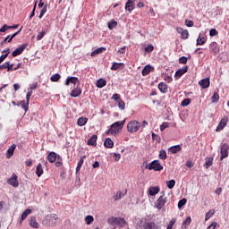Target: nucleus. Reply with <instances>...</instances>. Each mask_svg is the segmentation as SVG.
Here are the masks:
<instances>
[{"label": "nucleus", "mask_w": 229, "mask_h": 229, "mask_svg": "<svg viewBox=\"0 0 229 229\" xmlns=\"http://www.w3.org/2000/svg\"><path fill=\"white\" fill-rule=\"evenodd\" d=\"M179 64H187V57H185V56L180 57Z\"/></svg>", "instance_id": "obj_64"}, {"label": "nucleus", "mask_w": 229, "mask_h": 229, "mask_svg": "<svg viewBox=\"0 0 229 229\" xmlns=\"http://www.w3.org/2000/svg\"><path fill=\"white\" fill-rule=\"evenodd\" d=\"M168 151H170V153H173V154L180 153V151H182V146L175 145V146L170 147L168 148Z\"/></svg>", "instance_id": "obj_22"}, {"label": "nucleus", "mask_w": 229, "mask_h": 229, "mask_svg": "<svg viewBox=\"0 0 229 229\" xmlns=\"http://www.w3.org/2000/svg\"><path fill=\"white\" fill-rule=\"evenodd\" d=\"M207 42V38L205 37H200L199 36V38H197V46H203V44H205Z\"/></svg>", "instance_id": "obj_39"}, {"label": "nucleus", "mask_w": 229, "mask_h": 229, "mask_svg": "<svg viewBox=\"0 0 229 229\" xmlns=\"http://www.w3.org/2000/svg\"><path fill=\"white\" fill-rule=\"evenodd\" d=\"M226 124H228V116H225L221 119L216 129V131H221L222 130H225Z\"/></svg>", "instance_id": "obj_8"}, {"label": "nucleus", "mask_w": 229, "mask_h": 229, "mask_svg": "<svg viewBox=\"0 0 229 229\" xmlns=\"http://www.w3.org/2000/svg\"><path fill=\"white\" fill-rule=\"evenodd\" d=\"M36 174H37L38 178H40V176H42V174H44V168L42 167V164H40V163L37 165Z\"/></svg>", "instance_id": "obj_25"}, {"label": "nucleus", "mask_w": 229, "mask_h": 229, "mask_svg": "<svg viewBox=\"0 0 229 229\" xmlns=\"http://www.w3.org/2000/svg\"><path fill=\"white\" fill-rule=\"evenodd\" d=\"M158 90H160V92H162L163 94H166L168 88H167V84L164 83V82H160L157 86Z\"/></svg>", "instance_id": "obj_21"}, {"label": "nucleus", "mask_w": 229, "mask_h": 229, "mask_svg": "<svg viewBox=\"0 0 229 229\" xmlns=\"http://www.w3.org/2000/svg\"><path fill=\"white\" fill-rule=\"evenodd\" d=\"M214 214H216V209H210L208 212H207L205 216V221H208V219H210Z\"/></svg>", "instance_id": "obj_36"}, {"label": "nucleus", "mask_w": 229, "mask_h": 229, "mask_svg": "<svg viewBox=\"0 0 229 229\" xmlns=\"http://www.w3.org/2000/svg\"><path fill=\"white\" fill-rule=\"evenodd\" d=\"M134 8H135V4H133V0H128L127 3L125 4V10L127 12H130V13H131Z\"/></svg>", "instance_id": "obj_15"}, {"label": "nucleus", "mask_w": 229, "mask_h": 229, "mask_svg": "<svg viewBox=\"0 0 229 229\" xmlns=\"http://www.w3.org/2000/svg\"><path fill=\"white\" fill-rule=\"evenodd\" d=\"M165 128H169V123H167V122H165V123H163L161 124V126H160V131H164V130H165Z\"/></svg>", "instance_id": "obj_56"}, {"label": "nucleus", "mask_w": 229, "mask_h": 229, "mask_svg": "<svg viewBox=\"0 0 229 229\" xmlns=\"http://www.w3.org/2000/svg\"><path fill=\"white\" fill-rule=\"evenodd\" d=\"M146 169H148V171H162V169H164V166L160 165V161L154 160L149 165H146Z\"/></svg>", "instance_id": "obj_5"}, {"label": "nucleus", "mask_w": 229, "mask_h": 229, "mask_svg": "<svg viewBox=\"0 0 229 229\" xmlns=\"http://www.w3.org/2000/svg\"><path fill=\"white\" fill-rule=\"evenodd\" d=\"M10 26L4 24L3 25V27L0 29V33H4L5 31H7V30H10Z\"/></svg>", "instance_id": "obj_57"}, {"label": "nucleus", "mask_w": 229, "mask_h": 229, "mask_svg": "<svg viewBox=\"0 0 229 229\" xmlns=\"http://www.w3.org/2000/svg\"><path fill=\"white\" fill-rule=\"evenodd\" d=\"M192 223V218L191 216H188L185 221L182 223V228H187Z\"/></svg>", "instance_id": "obj_42"}, {"label": "nucleus", "mask_w": 229, "mask_h": 229, "mask_svg": "<svg viewBox=\"0 0 229 229\" xmlns=\"http://www.w3.org/2000/svg\"><path fill=\"white\" fill-rule=\"evenodd\" d=\"M47 12V5H45L41 11H40V14H39V19H42L44 17V15H46V13Z\"/></svg>", "instance_id": "obj_47"}, {"label": "nucleus", "mask_w": 229, "mask_h": 229, "mask_svg": "<svg viewBox=\"0 0 229 229\" xmlns=\"http://www.w3.org/2000/svg\"><path fill=\"white\" fill-rule=\"evenodd\" d=\"M88 122L89 118L81 116L77 120V124L78 126H85V124H87Z\"/></svg>", "instance_id": "obj_26"}, {"label": "nucleus", "mask_w": 229, "mask_h": 229, "mask_svg": "<svg viewBox=\"0 0 229 229\" xmlns=\"http://www.w3.org/2000/svg\"><path fill=\"white\" fill-rule=\"evenodd\" d=\"M17 174H13L11 178L7 180V183L12 187H19V181L17 180Z\"/></svg>", "instance_id": "obj_10"}, {"label": "nucleus", "mask_w": 229, "mask_h": 229, "mask_svg": "<svg viewBox=\"0 0 229 229\" xmlns=\"http://www.w3.org/2000/svg\"><path fill=\"white\" fill-rule=\"evenodd\" d=\"M159 158L161 160H166L167 159V152L165 150L162 149L159 151Z\"/></svg>", "instance_id": "obj_43"}, {"label": "nucleus", "mask_w": 229, "mask_h": 229, "mask_svg": "<svg viewBox=\"0 0 229 229\" xmlns=\"http://www.w3.org/2000/svg\"><path fill=\"white\" fill-rule=\"evenodd\" d=\"M152 139L153 140H156L157 142H160L161 140L160 136H158L157 134H155V132H152Z\"/></svg>", "instance_id": "obj_62"}, {"label": "nucleus", "mask_w": 229, "mask_h": 229, "mask_svg": "<svg viewBox=\"0 0 229 229\" xmlns=\"http://www.w3.org/2000/svg\"><path fill=\"white\" fill-rule=\"evenodd\" d=\"M158 192H160V187L157 186V187L149 188V195L150 196H157V194H158Z\"/></svg>", "instance_id": "obj_29"}, {"label": "nucleus", "mask_w": 229, "mask_h": 229, "mask_svg": "<svg viewBox=\"0 0 229 229\" xmlns=\"http://www.w3.org/2000/svg\"><path fill=\"white\" fill-rule=\"evenodd\" d=\"M113 158L115 162H119L121 160V154L114 153Z\"/></svg>", "instance_id": "obj_61"}, {"label": "nucleus", "mask_w": 229, "mask_h": 229, "mask_svg": "<svg viewBox=\"0 0 229 229\" xmlns=\"http://www.w3.org/2000/svg\"><path fill=\"white\" fill-rule=\"evenodd\" d=\"M85 222H86L87 225H91L94 222V216H87L85 217Z\"/></svg>", "instance_id": "obj_46"}, {"label": "nucleus", "mask_w": 229, "mask_h": 229, "mask_svg": "<svg viewBox=\"0 0 229 229\" xmlns=\"http://www.w3.org/2000/svg\"><path fill=\"white\" fill-rule=\"evenodd\" d=\"M124 64L123 63H113L111 66V71H117L118 69H123Z\"/></svg>", "instance_id": "obj_27"}, {"label": "nucleus", "mask_w": 229, "mask_h": 229, "mask_svg": "<svg viewBox=\"0 0 229 229\" xmlns=\"http://www.w3.org/2000/svg\"><path fill=\"white\" fill-rule=\"evenodd\" d=\"M98 142V135H92L91 138L88 140L89 146H97Z\"/></svg>", "instance_id": "obj_23"}, {"label": "nucleus", "mask_w": 229, "mask_h": 229, "mask_svg": "<svg viewBox=\"0 0 229 229\" xmlns=\"http://www.w3.org/2000/svg\"><path fill=\"white\" fill-rule=\"evenodd\" d=\"M199 85L202 87V89H208L210 87V78H205L199 81Z\"/></svg>", "instance_id": "obj_13"}, {"label": "nucleus", "mask_w": 229, "mask_h": 229, "mask_svg": "<svg viewBox=\"0 0 229 229\" xmlns=\"http://www.w3.org/2000/svg\"><path fill=\"white\" fill-rule=\"evenodd\" d=\"M174 223H176L175 219H172L169 221L166 229H173V226H174Z\"/></svg>", "instance_id": "obj_54"}, {"label": "nucleus", "mask_w": 229, "mask_h": 229, "mask_svg": "<svg viewBox=\"0 0 229 229\" xmlns=\"http://www.w3.org/2000/svg\"><path fill=\"white\" fill-rule=\"evenodd\" d=\"M136 229H158V225L149 220H139L136 224Z\"/></svg>", "instance_id": "obj_2"}, {"label": "nucleus", "mask_w": 229, "mask_h": 229, "mask_svg": "<svg viewBox=\"0 0 229 229\" xmlns=\"http://www.w3.org/2000/svg\"><path fill=\"white\" fill-rule=\"evenodd\" d=\"M126 120L118 121L113 123L108 131H106V135H119L121 131H123V128H124V124Z\"/></svg>", "instance_id": "obj_1"}, {"label": "nucleus", "mask_w": 229, "mask_h": 229, "mask_svg": "<svg viewBox=\"0 0 229 229\" xmlns=\"http://www.w3.org/2000/svg\"><path fill=\"white\" fill-rule=\"evenodd\" d=\"M187 71H189V66H184L182 69L177 70L175 72V78H182Z\"/></svg>", "instance_id": "obj_17"}, {"label": "nucleus", "mask_w": 229, "mask_h": 229, "mask_svg": "<svg viewBox=\"0 0 229 229\" xmlns=\"http://www.w3.org/2000/svg\"><path fill=\"white\" fill-rule=\"evenodd\" d=\"M28 47V44H23L18 48H16L14 51H13L12 55L13 57L19 56V55H22L24 53V49Z\"/></svg>", "instance_id": "obj_12"}, {"label": "nucleus", "mask_w": 229, "mask_h": 229, "mask_svg": "<svg viewBox=\"0 0 229 229\" xmlns=\"http://www.w3.org/2000/svg\"><path fill=\"white\" fill-rule=\"evenodd\" d=\"M121 198H123V191H118L116 193H114V195L113 196V199L114 201H119V199H121Z\"/></svg>", "instance_id": "obj_40"}, {"label": "nucleus", "mask_w": 229, "mask_h": 229, "mask_svg": "<svg viewBox=\"0 0 229 229\" xmlns=\"http://www.w3.org/2000/svg\"><path fill=\"white\" fill-rule=\"evenodd\" d=\"M176 31L181 34V38L182 40H187V38H189V30H183L182 27H177Z\"/></svg>", "instance_id": "obj_11"}, {"label": "nucleus", "mask_w": 229, "mask_h": 229, "mask_svg": "<svg viewBox=\"0 0 229 229\" xmlns=\"http://www.w3.org/2000/svg\"><path fill=\"white\" fill-rule=\"evenodd\" d=\"M106 86V81L105 79H99L97 83H96V87H98V89H103V87Z\"/></svg>", "instance_id": "obj_31"}, {"label": "nucleus", "mask_w": 229, "mask_h": 229, "mask_svg": "<svg viewBox=\"0 0 229 229\" xmlns=\"http://www.w3.org/2000/svg\"><path fill=\"white\" fill-rule=\"evenodd\" d=\"M118 225H120V226H122L123 228H125L126 226H128V222H126L124 218L118 217Z\"/></svg>", "instance_id": "obj_37"}, {"label": "nucleus", "mask_w": 229, "mask_h": 229, "mask_svg": "<svg viewBox=\"0 0 229 229\" xmlns=\"http://www.w3.org/2000/svg\"><path fill=\"white\" fill-rule=\"evenodd\" d=\"M125 106H126V104L123 100L118 101V107L120 110H124Z\"/></svg>", "instance_id": "obj_53"}, {"label": "nucleus", "mask_w": 229, "mask_h": 229, "mask_svg": "<svg viewBox=\"0 0 229 229\" xmlns=\"http://www.w3.org/2000/svg\"><path fill=\"white\" fill-rule=\"evenodd\" d=\"M63 162H64V160L62 159V157L57 156L55 166L60 167V165H62Z\"/></svg>", "instance_id": "obj_49"}, {"label": "nucleus", "mask_w": 229, "mask_h": 229, "mask_svg": "<svg viewBox=\"0 0 229 229\" xmlns=\"http://www.w3.org/2000/svg\"><path fill=\"white\" fill-rule=\"evenodd\" d=\"M85 157H81L77 164L76 167V174H78V172L81 171V165H83Z\"/></svg>", "instance_id": "obj_35"}, {"label": "nucleus", "mask_w": 229, "mask_h": 229, "mask_svg": "<svg viewBox=\"0 0 229 229\" xmlns=\"http://www.w3.org/2000/svg\"><path fill=\"white\" fill-rule=\"evenodd\" d=\"M104 51H106V47H98L91 53V56H96V55H101V53H104Z\"/></svg>", "instance_id": "obj_32"}, {"label": "nucleus", "mask_w": 229, "mask_h": 229, "mask_svg": "<svg viewBox=\"0 0 229 229\" xmlns=\"http://www.w3.org/2000/svg\"><path fill=\"white\" fill-rule=\"evenodd\" d=\"M162 194L163 195H161L157 199V203H156V208H157V210H162V208H164V207L167 203V197H165V193L163 191Z\"/></svg>", "instance_id": "obj_6"}, {"label": "nucleus", "mask_w": 229, "mask_h": 229, "mask_svg": "<svg viewBox=\"0 0 229 229\" xmlns=\"http://www.w3.org/2000/svg\"><path fill=\"white\" fill-rule=\"evenodd\" d=\"M70 96H71L72 98H79V96H81V88H79V87L74 88V89L72 90Z\"/></svg>", "instance_id": "obj_18"}, {"label": "nucleus", "mask_w": 229, "mask_h": 229, "mask_svg": "<svg viewBox=\"0 0 229 229\" xmlns=\"http://www.w3.org/2000/svg\"><path fill=\"white\" fill-rule=\"evenodd\" d=\"M105 148H114V141L110 138H106L104 141Z\"/></svg>", "instance_id": "obj_30"}, {"label": "nucleus", "mask_w": 229, "mask_h": 229, "mask_svg": "<svg viewBox=\"0 0 229 229\" xmlns=\"http://www.w3.org/2000/svg\"><path fill=\"white\" fill-rule=\"evenodd\" d=\"M228 151H229V145L228 143H224L221 146L220 153H221V160L226 158L228 157Z\"/></svg>", "instance_id": "obj_7"}, {"label": "nucleus", "mask_w": 229, "mask_h": 229, "mask_svg": "<svg viewBox=\"0 0 229 229\" xmlns=\"http://www.w3.org/2000/svg\"><path fill=\"white\" fill-rule=\"evenodd\" d=\"M30 226H31V228H38V222H37V217L35 216H31L30 220Z\"/></svg>", "instance_id": "obj_28"}, {"label": "nucleus", "mask_w": 229, "mask_h": 229, "mask_svg": "<svg viewBox=\"0 0 229 229\" xmlns=\"http://www.w3.org/2000/svg\"><path fill=\"white\" fill-rule=\"evenodd\" d=\"M212 164H214V157H207L204 167H206V169H208V167H210Z\"/></svg>", "instance_id": "obj_33"}, {"label": "nucleus", "mask_w": 229, "mask_h": 229, "mask_svg": "<svg viewBox=\"0 0 229 229\" xmlns=\"http://www.w3.org/2000/svg\"><path fill=\"white\" fill-rule=\"evenodd\" d=\"M46 35V31L42 30L41 32H38L37 36V40H42L44 38V36Z\"/></svg>", "instance_id": "obj_52"}, {"label": "nucleus", "mask_w": 229, "mask_h": 229, "mask_svg": "<svg viewBox=\"0 0 229 229\" xmlns=\"http://www.w3.org/2000/svg\"><path fill=\"white\" fill-rule=\"evenodd\" d=\"M58 215L56 214H50L47 215L44 220L45 225H47L48 226H55L56 223L59 221Z\"/></svg>", "instance_id": "obj_4"}, {"label": "nucleus", "mask_w": 229, "mask_h": 229, "mask_svg": "<svg viewBox=\"0 0 229 229\" xmlns=\"http://www.w3.org/2000/svg\"><path fill=\"white\" fill-rule=\"evenodd\" d=\"M17 148V145L13 144L6 151L5 157L6 158H10L13 153H15V148Z\"/></svg>", "instance_id": "obj_16"}, {"label": "nucleus", "mask_w": 229, "mask_h": 229, "mask_svg": "<svg viewBox=\"0 0 229 229\" xmlns=\"http://www.w3.org/2000/svg\"><path fill=\"white\" fill-rule=\"evenodd\" d=\"M211 101H212V103H217V101H219V93L218 92H215L213 94V96L211 97Z\"/></svg>", "instance_id": "obj_44"}, {"label": "nucleus", "mask_w": 229, "mask_h": 229, "mask_svg": "<svg viewBox=\"0 0 229 229\" xmlns=\"http://www.w3.org/2000/svg\"><path fill=\"white\" fill-rule=\"evenodd\" d=\"M60 78H62V76L60 75V73H55V74H53V75L50 77V81H53V82L60 81Z\"/></svg>", "instance_id": "obj_38"}, {"label": "nucleus", "mask_w": 229, "mask_h": 229, "mask_svg": "<svg viewBox=\"0 0 229 229\" xmlns=\"http://www.w3.org/2000/svg\"><path fill=\"white\" fill-rule=\"evenodd\" d=\"M155 49V47L153 45H148L145 47L146 53H153V50Z\"/></svg>", "instance_id": "obj_51"}, {"label": "nucleus", "mask_w": 229, "mask_h": 229, "mask_svg": "<svg viewBox=\"0 0 229 229\" xmlns=\"http://www.w3.org/2000/svg\"><path fill=\"white\" fill-rule=\"evenodd\" d=\"M117 26V21H110L108 22V28L109 30H114Z\"/></svg>", "instance_id": "obj_55"}, {"label": "nucleus", "mask_w": 229, "mask_h": 229, "mask_svg": "<svg viewBox=\"0 0 229 229\" xmlns=\"http://www.w3.org/2000/svg\"><path fill=\"white\" fill-rule=\"evenodd\" d=\"M209 51L214 55V56H216V55L219 53V45L217 42H212L209 44Z\"/></svg>", "instance_id": "obj_9"}, {"label": "nucleus", "mask_w": 229, "mask_h": 229, "mask_svg": "<svg viewBox=\"0 0 229 229\" xmlns=\"http://www.w3.org/2000/svg\"><path fill=\"white\" fill-rule=\"evenodd\" d=\"M185 26H187V28H192L194 26V21L186 20Z\"/></svg>", "instance_id": "obj_58"}, {"label": "nucleus", "mask_w": 229, "mask_h": 229, "mask_svg": "<svg viewBox=\"0 0 229 229\" xmlns=\"http://www.w3.org/2000/svg\"><path fill=\"white\" fill-rule=\"evenodd\" d=\"M5 65L8 72H10V71H13V64H10V62H5Z\"/></svg>", "instance_id": "obj_60"}, {"label": "nucleus", "mask_w": 229, "mask_h": 229, "mask_svg": "<svg viewBox=\"0 0 229 229\" xmlns=\"http://www.w3.org/2000/svg\"><path fill=\"white\" fill-rule=\"evenodd\" d=\"M186 203H187V199H182L179 200L178 208H182V207H184V205H186Z\"/></svg>", "instance_id": "obj_50"}, {"label": "nucleus", "mask_w": 229, "mask_h": 229, "mask_svg": "<svg viewBox=\"0 0 229 229\" xmlns=\"http://www.w3.org/2000/svg\"><path fill=\"white\" fill-rule=\"evenodd\" d=\"M57 155L55 152H50L47 155V160L50 164H55V162H56V158H57Z\"/></svg>", "instance_id": "obj_19"}, {"label": "nucleus", "mask_w": 229, "mask_h": 229, "mask_svg": "<svg viewBox=\"0 0 229 229\" xmlns=\"http://www.w3.org/2000/svg\"><path fill=\"white\" fill-rule=\"evenodd\" d=\"M21 31H22V27L18 31L13 33L11 37H9L8 43L12 42V40H13V38H15V37H17V35L21 33Z\"/></svg>", "instance_id": "obj_45"}, {"label": "nucleus", "mask_w": 229, "mask_h": 229, "mask_svg": "<svg viewBox=\"0 0 229 229\" xmlns=\"http://www.w3.org/2000/svg\"><path fill=\"white\" fill-rule=\"evenodd\" d=\"M140 123L136 120H131L127 123V131L129 133H137L140 130Z\"/></svg>", "instance_id": "obj_3"}, {"label": "nucleus", "mask_w": 229, "mask_h": 229, "mask_svg": "<svg viewBox=\"0 0 229 229\" xmlns=\"http://www.w3.org/2000/svg\"><path fill=\"white\" fill-rule=\"evenodd\" d=\"M71 83H72V85H76V83H80V80H78V77H68L64 82V85L68 87V85H71Z\"/></svg>", "instance_id": "obj_14"}, {"label": "nucleus", "mask_w": 229, "mask_h": 229, "mask_svg": "<svg viewBox=\"0 0 229 229\" xmlns=\"http://www.w3.org/2000/svg\"><path fill=\"white\" fill-rule=\"evenodd\" d=\"M151 72V65H146L142 70V76H148Z\"/></svg>", "instance_id": "obj_34"}, {"label": "nucleus", "mask_w": 229, "mask_h": 229, "mask_svg": "<svg viewBox=\"0 0 229 229\" xmlns=\"http://www.w3.org/2000/svg\"><path fill=\"white\" fill-rule=\"evenodd\" d=\"M217 30H216V29H211L210 30H209V36L210 37H216V35H217Z\"/></svg>", "instance_id": "obj_63"}, {"label": "nucleus", "mask_w": 229, "mask_h": 229, "mask_svg": "<svg viewBox=\"0 0 229 229\" xmlns=\"http://www.w3.org/2000/svg\"><path fill=\"white\" fill-rule=\"evenodd\" d=\"M182 106H189L191 105V98H185L181 103Z\"/></svg>", "instance_id": "obj_48"}, {"label": "nucleus", "mask_w": 229, "mask_h": 229, "mask_svg": "<svg viewBox=\"0 0 229 229\" xmlns=\"http://www.w3.org/2000/svg\"><path fill=\"white\" fill-rule=\"evenodd\" d=\"M30 214H31V209L30 208H27L25 211H23L20 219V225H22V221H24V219H26Z\"/></svg>", "instance_id": "obj_24"}, {"label": "nucleus", "mask_w": 229, "mask_h": 229, "mask_svg": "<svg viewBox=\"0 0 229 229\" xmlns=\"http://www.w3.org/2000/svg\"><path fill=\"white\" fill-rule=\"evenodd\" d=\"M18 106H21L26 113L30 108V103L26 102V100H21L18 102Z\"/></svg>", "instance_id": "obj_20"}, {"label": "nucleus", "mask_w": 229, "mask_h": 229, "mask_svg": "<svg viewBox=\"0 0 229 229\" xmlns=\"http://www.w3.org/2000/svg\"><path fill=\"white\" fill-rule=\"evenodd\" d=\"M174 185H176V181H174V179L166 182L168 189H174Z\"/></svg>", "instance_id": "obj_41"}, {"label": "nucleus", "mask_w": 229, "mask_h": 229, "mask_svg": "<svg viewBox=\"0 0 229 229\" xmlns=\"http://www.w3.org/2000/svg\"><path fill=\"white\" fill-rule=\"evenodd\" d=\"M107 221H108V223H109L110 225H114V223H118L119 218H117V217H111V218H109Z\"/></svg>", "instance_id": "obj_59"}]
</instances>
